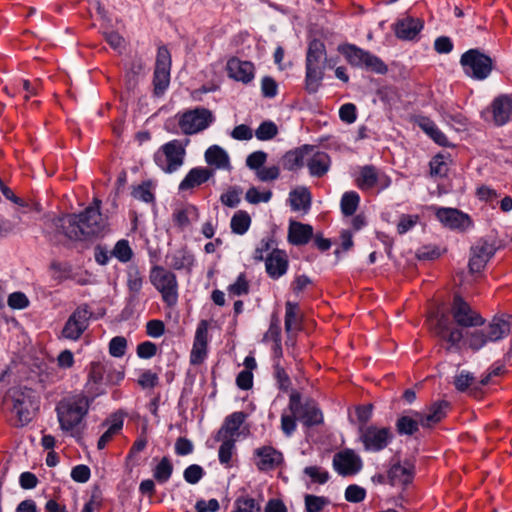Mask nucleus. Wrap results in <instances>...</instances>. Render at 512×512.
I'll return each mask as SVG.
<instances>
[{
    "instance_id": "nucleus-46",
    "label": "nucleus",
    "mask_w": 512,
    "mask_h": 512,
    "mask_svg": "<svg viewBox=\"0 0 512 512\" xmlns=\"http://www.w3.org/2000/svg\"><path fill=\"white\" fill-rule=\"evenodd\" d=\"M222 444L219 447V461L222 464H228L232 458L233 451L235 449L234 438H222Z\"/></svg>"
},
{
    "instance_id": "nucleus-51",
    "label": "nucleus",
    "mask_w": 512,
    "mask_h": 512,
    "mask_svg": "<svg viewBox=\"0 0 512 512\" xmlns=\"http://www.w3.org/2000/svg\"><path fill=\"white\" fill-rule=\"evenodd\" d=\"M127 340L122 336H116L109 343V353L114 357H122L126 353Z\"/></svg>"
},
{
    "instance_id": "nucleus-60",
    "label": "nucleus",
    "mask_w": 512,
    "mask_h": 512,
    "mask_svg": "<svg viewBox=\"0 0 512 512\" xmlns=\"http://www.w3.org/2000/svg\"><path fill=\"white\" fill-rule=\"evenodd\" d=\"M443 156L437 155L430 162V173L432 176H445L447 173V164L443 160Z\"/></svg>"
},
{
    "instance_id": "nucleus-26",
    "label": "nucleus",
    "mask_w": 512,
    "mask_h": 512,
    "mask_svg": "<svg viewBox=\"0 0 512 512\" xmlns=\"http://www.w3.org/2000/svg\"><path fill=\"white\" fill-rule=\"evenodd\" d=\"M213 175L214 170L212 169L204 167L192 168L179 184V190L186 191L198 187L207 182Z\"/></svg>"
},
{
    "instance_id": "nucleus-38",
    "label": "nucleus",
    "mask_w": 512,
    "mask_h": 512,
    "mask_svg": "<svg viewBox=\"0 0 512 512\" xmlns=\"http://www.w3.org/2000/svg\"><path fill=\"white\" fill-rule=\"evenodd\" d=\"M251 217L246 211L239 210L231 218V230L233 233L243 235L250 227Z\"/></svg>"
},
{
    "instance_id": "nucleus-5",
    "label": "nucleus",
    "mask_w": 512,
    "mask_h": 512,
    "mask_svg": "<svg viewBox=\"0 0 512 512\" xmlns=\"http://www.w3.org/2000/svg\"><path fill=\"white\" fill-rule=\"evenodd\" d=\"M90 402L85 396H74L61 400L56 406L60 428L72 431L82 422L88 413Z\"/></svg>"
},
{
    "instance_id": "nucleus-12",
    "label": "nucleus",
    "mask_w": 512,
    "mask_h": 512,
    "mask_svg": "<svg viewBox=\"0 0 512 512\" xmlns=\"http://www.w3.org/2000/svg\"><path fill=\"white\" fill-rule=\"evenodd\" d=\"M498 249L495 239L484 237L479 239L471 247V256L469 259V270L471 273L480 272L488 261L494 256Z\"/></svg>"
},
{
    "instance_id": "nucleus-15",
    "label": "nucleus",
    "mask_w": 512,
    "mask_h": 512,
    "mask_svg": "<svg viewBox=\"0 0 512 512\" xmlns=\"http://www.w3.org/2000/svg\"><path fill=\"white\" fill-rule=\"evenodd\" d=\"M91 315L87 305L77 307L66 321L62 329V336L70 340L79 339L87 329Z\"/></svg>"
},
{
    "instance_id": "nucleus-30",
    "label": "nucleus",
    "mask_w": 512,
    "mask_h": 512,
    "mask_svg": "<svg viewBox=\"0 0 512 512\" xmlns=\"http://www.w3.org/2000/svg\"><path fill=\"white\" fill-rule=\"evenodd\" d=\"M309 156H311L307 160V166L309 168V172L312 176L322 177L325 175L330 166V157L325 152H312Z\"/></svg>"
},
{
    "instance_id": "nucleus-61",
    "label": "nucleus",
    "mask_w": 512,
    "mask_h": 512,
    "mask_svg": "<svg viewBox=\"0 0 512 512\" xmlns=\"http://www.w3.org/2000/svg\"><path fill=\"white\" fill-rule=\"evenodd\" d=\"M304 473L312 478L314 482L324 484L329 480V473L321 471L317 466H308L304 469Z\"/></svg>"
},
{
    "instance_id": "nucleus-62",
    "label": "nucleus",
    "mask_w": 512,
    "mask_h": 512,
    "mask_svg": "<svg viewBox=\"0 0 512 512\" xmlns=\"http://www.w3.org/2000/svg\"><path fill=\"white\" fill-rule=\"evenodd\" d=\"M340 119L343 122L351 124L355 122L357 117L356 106L352 103H346L339 110Z\"/></svg>"
},
{
    "instance_id": "nucleus-56",
    "label": "nucleus",
    "mask_w": 512,
    "mask_h": 512,
    "mask_svg": "<svg viewBox=\"0 0 512 512\" xmlns=\"http://www.w3.org/2000/svg\"><path fill=\"white\" fill-rule=\"evenodd\" d=\"M228 291L230 294H233L236 296L248 294L249 284H248V281L246 280V277L243 273H241L238 276L235 283L231 284L228 287Z\"/></svg>"
},
{
    "instance_id": "nucleus-28",
    "label": "nucleus",
    "mask_w": 512,
    "mask_h": 512,
    "mask_svg": "<svg viewBox=\"0 0 512 512\" xmlns=\"http://www.w3.org/2000/svg\"><path fill=\"white\" fill-rule=\"evenodd\" d=\"M492 113L496 125L507 123L512 114L511 98L506 95L497 97L492 103Z\"/></svg>"
},
{
    "instance_id": "nucleus-39",
    "label": "nucleus",
    "mask_w": 512,
    "mask_h": 512,
    "mask_svg": "<svg viewBox=\"0 0 512 512\" xmlns=\"http://www.w3.org/2000/svg\"><path fill=\"white\" fill-rule=\"evenodd\" d=\"M173 473V464L168 457H163L153 470V477L158 483H166Z\"/></svg>"
},
{
    "instance_id": "nucleus-24",
    "label": "nucleus",
    "mask_w": 512,
    "mask_h": 512,
    "mask_svg": "<svg viewBox=\"0 0 512 512\" xmlns=\"http://www.w3.org/2000/svg\"><path fill=\"white\" fill-rule=\"evenodd\" d=\"M227 71L231 78L249 83L254 78V65L249 61L232 58L227 62Z\"/></svg>"
},
{
    "instance_id": "nucleus-64",
    "label": "nucleus",
    "mask_w": 512,
    "mask_h": 512,
    "mask_svg": "<svg viewBox=\"0 0 512 512\" xmlns=\"http://www.w3.org/2000/svg\"><path fill=\"white\" fill-rule=\"evenodd\" d=\"M8 305L13 309H24L29 305V300L22 292H14L8 297Z\"/></svg>"
},
{
    "instance_id": "nucleus-55",
    "label": "nucleus",
    "mask_w": 512,
    "mask_h": 512,
    "mask_svg": "<svg viewBox=\"0 0 512 512\" xmlns=\"http://www.w3.org/2000/svg\"><path fill=\"white\" fill-rule=\"evenodd\" d=\"M267 160V154L264 151H255L246 158V165L252 170H260Z\"/></svg>"
},
{
    "instance_id": "nucleus-1",
    "label": "nucleus",
    "mask_w": 512,
    "mask_h": 512,
    "mask_svg": "<svg viewBox=\"0 0 512 512\" xmlns=\"http://www.w3.org/2000/svg\"><path fill=\"white\" fill-rule=\"evenodd\" d=\"M101 201L97 198L79 214L47 217L46 230L49 234L64 235L73 241H84L102 235L107 222L100 212Z\"/></svg>"
},
{
    "instance_id": "nucleus-40",
    "label": "nucleus",
    "mask_w": 512,
    "mask_h": 512,
    "mask_svg": "<svg viewBox=\"0 0 512 512\" xmlns=\"http://www.w3.org/2000/svg\"><path fill=\"white\" fill-rule=\"evenodd\" d=\"M360 197L354 192H345L341 199V211L345 216L353 215L359 205Z\"/></svg>"
},
{
    "instance_id": "nucleus-14",
    "label": "nucleus",
    "mask_w": 512,
    "mask_h": 512,
    "mask_svg": "<svg viewBox=\"0 0 512 512\" xmlns=\"http://www.w3.org/2000/svg\"><path fill=\"white\" fill-rule=\"evenodd\" d=\"M451 313L455 322L461 327L482 326L485 322L484 318L474 311L460 295L454 296Z\"/></svg>"
},
{
    "instance_id": "nucleus-50",
    "label": "nucleus",
    "mask_w": 512,
    "mask_h": 512,
    "mask_svg": "<svg viewBox=\"0 0 512 512\" xmlns=\"http://www.w3.org/2000/svg\"><path fill=\"white\" fill-rule=\"evenodd\" d=\"M122 426V419L114 420L113 424L99 438L97 443L98 449H104L107 443L113 438V436L122 429Z\"/></svg>"
},
{
    "instance_id": "nucleus-42",
    "label": "nucleus",
    "mask_w": 512,
    "mask_h": 512,
    "mask_svg": "<svg viewBox=\"0 0 512 512\" xmlns=\"http://www.w3.org/2000/svg\"><path fill=\"white\" fill-rule=\"evenodd\" d=\"M193 263V255L182 249L173 255L171 266L176 270H181L184 268H191Z\"/></svg>"
},
{
    "instance_id": "nucleus-49",
    "label": "nucleus",
    "mask_w": 512,
    "mask_h": 512,
    "mask_svg": "<svg viewBox=\"0 0 512 512\" xmlns=\"http://www.w3.org/2000/svg\"><path fill=\"white\" fill-rule=\"evenodd\" d=\"M242 189L238 186L229 187L226 193H223L220 197V201L223 205L234 208L240 203V195Z\"/></svg>"
},
{
    "instance_id": "nucleus-37",
    "label": "nucleus",
    "mask_w": 512,
    "mask_h": 512,
    "mask_svg": "<svg viewBox=\"0 0 512 512\" xmlns=\"http://www.w3.org/2000/svg\"><path fill=\"white\" fill-rule=\"evenodd\" d=\"M170 83V69L155 67L153 85L154 94L161 96L167 89Z\"/></svg>"
},
{
    "instance_id": "nucleus-20",
    "label": "nucleus",
    "mask_w": 512,
    "mask_h": 512,
    "mask_svg": "<svg viewBox=\"0 0 512 512\" xmlns=\"http://www.w3.org/2000/svg\"><path fill=\"white\" fill-rule=\"evenodd\" d=\"M208 322L201 320L197 326L190 361L192 364L203 362L207 353Z\"/></svg>"
},
{
    "instance_id": "nucleus-34",
    "label": "nucleus",
    "mask_w": 512,
    "mask_h": 512,
    "mask_svg": "<svg viewBox=\"0 0 512 512\" xmlns=\"http://www.w3.org/2000/svg\"><path fill=\"white\" fill-rule=\"evenodd\" d=\"M378 182V173L374 166L366 165L361 168L356 179L357 186L362 190L372 189Z\"/></svg>"
},
{
    "instance_id": "nucleus-47",
    "label": "nucleus",
    "mask_w": 512,
    "mask_h": 512,
    "mask_svg": "<svg viewBox=\"0 0 512 512\" xmlns=\"http://www.w3.org/2000/svg\"><path fill=\"white\" fill-rule=\"evenodd\" d=\"M305 508L306 512H321L329 500L322 496H315L311 494L305 495Z\"/></svg>"
},
{
    "instance_id": "nucleus-3",
    "label": "nucleus",
    "mask_w": 512,
    "mask_h": 512,
    "mask_svg": "<svg viewBox=\"0 0 512 512\" xmlns=\"http://www.w3.org/2000/svg\"><path fill=\"white\" fill-rule=\"evenodd\" d=\"M326 48L322 41L313 39L309 42L306 54L305 89L309 94L318 91L324 78Z\"/></svg>"
},
{
    "instance_id": "nucleus-21",
    "label": "nucleus",
    "mask_w": 512,
    "mask_h": 512,
    "mask_svg": "<svg viewBox=\"0 0 512 512\" xmlns=\"http://www.w3.org/2000/svg\"><path fill=\"white\" fill-rule=\"evenodd\" d=\"M415 474V467L410 462H404L402 465L400 462L394 463L387 473V478L392 486L401 484L403 486L409 485Z\"/></svg>"
},
{
    "instance_id": "nucleus-48",
    "label": "nucleus",
    "mask_w": 512,
    "mask_h": 512,
    "mask_svg": "<svg viewBox=\"0 0 512 512\" xmlns=\"http://www.w3.org/2000/svg\"><path fill=\"white\" fill-rule=\"evenodd\" d=\"M260 505L255 501V499L240 496L235 500V510L233 512H259Z\"/></svg>"
},
{
    "instance_id": "nucleus-57",
    "label": "nucleus",
    "mask_w": 512,
    "mask_h": 512,
    "mask_svg": "<svg viewBox=\"0 0 512 512\" xmlns=\"http://www.w3.org/2000/svg\"><path fill=\"white\" fill-rule=\"evenodd\" d=\"M475 377L470 372L462 371L455 377L454 385L458 391H466L471 385H473Z\"/></svg>"
},
{
    "instance_id": "nucleus-52",
    "label": "nucleus",
    "mask_w": 512,
    "mask_h": 512,
    "mask_svg": "<svg viewBox=\"0 0 512 512\" xmlns=\"http://www.w3.org/2000/svg\"><path fill=\"white\" fill-rule=\"evenodd\" d=\"M366 491L358 485H349L345 490V499L351 503H359L365 499Z\"/></svg>"
},
{
    "instance_id": "nucleus-13",
    "label": "nucleus",
    "mask_w": 512,
    "mask_h": 512,
    "mask_svg": "<svg viewBox=\"0 0 512 512\" xmlns=\"http://www.w3.org/2000/svg\"><path fill=\"white\" fill-rule=\"evenodd\" d=\"M213 121L212 112L206 108H195L183 113L178 121L181 131L191 135L206 129Z\"/></svg>"
},
{
    "instance_id": "nucleus-6",
    "label": "nucleus",
    "mask_w": 512,
    "mask_h": 512,
    "mask_svg": "<svg viewBox=\"0 0 512 512\" xmlns=\"http://www.w3.org/2000/svg\"><path fill=\"white\" fill-rule=\"evenodd\" d=\"M339 51L353 67L363 68L380 75H384L388 71L387 65L378 56L356 45L346 44L340 46Z\"/></svg>"
},
{
    "instance_id": "nucleus-2",
    "label": "nucleus",
    "mask_w": 512,
    "mask_h": 512,
    "mask_svg": "<svg viewBox=\"0 0 512 512\" xmlns=\"http://www.w3.org/2000/svg\"><path fill=\"white\" fill-rule=\"evenodd\" d=\"M512 315H495L487 326L476 329L467 335L469 347L480 350L489 342H497L511 331Z\"/></svg>"
},
{
    "instance_id": "nucleus-23",
    "label": "nucleus",
    "mask_w": 512,
    "mask_h": 512,
    "mask_svg": "<svg viewBox=\"0 0 512 512\" xmlns=\"http://www.w3.org/2000/svg\"><path fill=\"white\" fill-rule=\"evenodd\" d=\"M266 272L273 278L278 279L284 275L288 268L287 255L283 250L273 249L265 260Z\"/></svg>"
},
{
    "instance_id": "nucleus-10",
    "label": "nucleus",
    "mask_w": 512,
    "mask_h": 512,
    "mask_svg": "<svg viewBox=\"0 0 512 512\" xmlns=\"http://www.w3.org/2000/svg\"><path fill=\"white\" fill-rule=\"evenodd\" d=\"M289 411L298 415V419L307 427L319 425L323 422L321 410L317 407L313 400L301 402V395L297 391H293L289 397Z\"/></svg>"
},
{
    "instance_id": "nucleus-36",
    "label": "nucleus",
    "mask_w": 512,
    "mask_h": 512,
    "mask_svg": "<svg viewBox=\"0 0 512 512\" xmlns=\"http://www.w3.org/2000/svg\"><path fill=\"white\" fill-rule=\"evenodd\" d=\"M419 417L401 416L396 421V431L399 435L411 436L419 430Z\"/></svg>"
},
{
    "instance_id": "nucleus-45",
    "label": "nucleus",
    "mask_w": 512,
    "mask_h": 512,
    "mask_svg": "<svg viewBox=\"0 0 512 512\" xmlns=\"http://www.w3.org/2000/svg\"><path fill=\"white\" fill-rule=\"evenodd\" d=\"M49 268L52 272V277L58 281H63L64 279L69 278L72 272L71 266L68 263L59 262L56 260L50 263Z\"/></svg>"
},
{
    "instance_id": "nucleus-4",
    "label": "nucleus",
    "mask_w": 512,
    "mask_h": 512,
    "mask_svg": "<svg viewBox=\"0 0 512 512\" xmlns=\"http://www.w3.org/2000/svg\"><path fill=\"white\" fill-rule=\"evenodd\" d=\"M12 402V412L17 418V427L30 423L39 408V401L35 392L27 387H14L7 393Z\"/></svg>"
},
{
    "instance_id": "nucleus-18",
    "label": "nucleus",
    "mask_w": 512,
    "mask_h": 512,
    "mask_svg": "<svg viewBox=\"0 0 512 512\" xmlns=\"http://www.w3.org/2000/svg\"><path fill=\"white\" fill-rule=\"evenodd\" d=\"M450 407V402L446 400H439L430 405L427 414L414 412V416L419 417V421L422 427L430 428L442 421L447 416V412L449 411Z\"/></svg>"
},
{
    "instance_id": "nucleus-16",
    "label": "nucleus",
    "mask_w": 512,
    "mask_h": 512,
    "mask_svg": "<svg viewBox=\"0 0 512 512\" xmlns=\"http://www.w3.org/2000/svg\"><path fill=\"white\" fill-rule=\"evenodd\" d=\"M362 466L361 458L352 449L337 452L333 457V468L344 477L357 474Z\"/></svg>"
},
{
    "instance_id": "nucleus-58",
    "label": "nucleus",
    "mask_w": 512,
    "mask_h": 512,
    "mask_svg": "<svg viewBox=\"0 0 512 512\" xmlns=\"http://www.w3.org/2000/svg\"><path fill=\"white\" fill-rule=\"evenodd\" d=\"M298 304L290 301L285 304V330L289 332L297 320Z\"/></svg>"
},
{
    "instance_id": "nucleus-9",
    "label": "nucleus",
    "mask_w": 512,
    "mask_h": 512,
    "mask_svg": "<svg viewBox=\"0 0 512 512\" xmlns=\"http://www.w3.org/2000/svg\"><path fill=\"white\" fill-rule=\"evenodd\" d=\"M185 148L179 140H172L154 154L156 165L166 173H173L184 163Z\"/></svg>"
},
{
    "instance_id": "nucleus-32",
    "label": "nucleus",
    "mask_w": 512,
    "mask_h": 512,
    "mask_svg": "<svg viewBox=\"0 0 512 512\" xmlns=\"http://www.w3.org/2000/svg\"><path fill=\"white\" fill-rule=\"evenodd\" d=\"M205 160L209 165H213L218 169H230L227 152L217 145H213L206 150Z\"/></svg>"
},
{
    "instance_id": "nucleus-7",
    "label": "nucleus",
    "mask_w": 512,
    "mask_h": 512,
    "mask_svg": "<svg viewBox=\"0 0 512 512\" xmlns=\"http://www.w3.org/2000/svg\"><path fill=\"white\" fill-rule=\"evenodd\" d=\"M464 72L473 79L484 80L491 74L494 61L479 49H469L460 58Z\"/></svg>"
},
{
    "instance_id": "nucleus-59",
    "label": "nucleus",
    "mask_w": 512,
    "mask_h": 512,
    "mask_svg": "<svg viewBox=\"0 0 512 512\" xmlns=\"http://www.w3.org/2000/svg\"><path fill=\"white\" fill-rule=\"evenodd\" d=\"M296 419H298V415H294L291 412L290 415L282 414L281 429L286 436H291L296 430Z\"/></svg>"
},
{
    "instance_id": "nucleus-31",
    "label": "nucleus",
    "mask_w": 512,
    "mask_h": 512,
    "mask_svg": "<svg viewBox=\"0 0 512 512\" xmlns=\"http://www.w3.org/2000/svg\"><path fill=\"white\" fill-rule=\"evenodd\" d=\"M311 193L306 187L294 189L289 194V202L292 210L307 212L311 206Z\"/></svg>"
},
{
    "instance_id": "nucleus-25",
    "label": "nucleus",
    "mask_w": 512,
    "mask_h": 512,
    "mask_svg": "<svg viewBox=\"0 0 512 512\" xmlns=\"http://www.w3.org/2000/svg\"><path fill=\"white\" fill-rule=\"evenodd\" d=\"M246 417L247 414L242 411L234 412L227 416L222 427L218 430L215 440L220 441L222 438H234Z\"/></svg>"
},
{
    "instance_id": "nucleus-33",
    "label": "nucleus",
    "mask_w": 512,
    "mask_h": 512,
    "mask_svg": "<svg viewBox=\"0 0 512 512\" xmlns=\"http://www.w3.org/2000/svg\"><path fill=\"white\" fill-rule=\"evenodd\" d=\"M417 122L419 127L437 144L447 146V137L438 129L432 120L428 117H420Z\"/></svg>"
},
{
    "instance_id": "nucleus-11",
    "label": "nucleus",
    "mask_w": 512,
    "mask_h": 512,
    "mask_svg": "<svg viewBox=\"0 0 512 512\" xmlns=\"http://www.w3.org/2000/svg\"><path fill=\"white\" fill-rule=\"evenodd\" d=\"M359 438L364 445L365 450L378 452L388 446L393 438L389 427L379 428L375 425L359 427Z\"/></svg>"
},
{
    "instance_id": "nucleus-53",
    "label": "nucleus",
    "mask_w": 512,
    "mask_h": 512,
    "mask_svg": "<svg viewBox=\"0 0 512 512\" xmlns=\"http://www.w3.org/2000/svg\"><path fill=\"white\" fill-rule=\"evenodd\" d=\"M274 376L277 380L279 389L285 392L288 391L291 386L290 378L278 362L274 364Z\"/></svg>"
},
{
    "instance_id": "nucleus-41",
    "label": "nucleus",
    "mask_w": 512,
    "mask_h": 512,
    "mask_svg": "<svg viewBox=\"0 0 512 512\" xmlns=\"http://www.w3.org/2000/svg\"><path fill=\"white\" fill-rule=\"evenodd\" d=\"M144 70V62L141 58L135 57L129 66L126 74L127 86L129 89L134 88L137 84V76Z\"/></svg>"
},
{
    "instance_id": "nucleus-54",
    "label": "nucleus",
    "mask_w": 512,
    "mask_h": 512,
    "mask_svg": "<svg viewBox=\"0 0 512 512\" xmlns=\"http://www.w3.org/2000/svg\"><path fill=\"white\" fill-rule=\"evenodd\" d=\"M204 475V470L201 466L197 464H192L188 466L183 473L184 479L189 484H196L200 481V479Z\"/></svg>"
},
{
    "instance_id": "nucleus-8",
    "label": "nucleus",
    "mask_w": 512,
    "mask_h": 512,
    "mask_svg": "<svg viewBox=\"0 0 512 512\" xmlns=\"http://www.w3.org/2000/svg\"><path fill=\"white\" fill-rule=\"evenodd\" d=\"M151 284L161 293L163 301L170 307L178 300V283L176 275L162 266H153L150 270Z\"/></svg>"
},
{
    "instance_id": "nucleus-63",
    "label": "nucleus",
    "mask_w": 512,
    "mask_h": 512,
    "mask_svg": "<svg viewBox=\"0 0 512 512\" xmlns=\"http://www.w3.org/2000/svg\"><path fill=\"white\" fill-rule=\"evenodd\" d=\"M133 196L146 203H151L154 201V195L151 192V187L149 183H143L139 185L137 188H135L133 191Z\"/></svg>"
},
{
    "instance_id": "nucleus-19",
    "label": "nucleus",
    "mask_w": 512,
    "mask_h": 512,
    "mask_svg": "<svg viewBox=\"0 0 512 512\" xmlns=\"http://www.w3.org/2000/svg\"><path fill=\"white\" fill-rule=\"evenodd\" d=\"M258 458L256 466L260 471H270L276 469L283 462V455L272 446H262L254 451Z\"/></svg>"
},
{
    "instance_id": "nucleus-29",
    "label": "nucleus",
    "mask_w": 512,
    "mask_h": 512,
    "mask_svg": "<svg viewBox=\"0 0 512 512\" xmlns=\"http://www.w3.org/2000/svg\"><path fill=\"white\" fill-rule=\"evenodd\" d=\"M423 28V24L419 19L407 17L399 20L395 24V34L403 40H412Z\"/></svg>"
},
{
    "instance_id": "nucleus-17",
    "label": "nucleus",
    "mask_w": 512,
    "mask_h": 512,
    "mask_svg": "<svg viewBox=\"0 0 512 512\" xmlns=\"http://www.w3.org/2000/svg\"><path fill=\"white\" fill-rule=\"evenodd\" d=\"M436 217L445 226L451 229L466 230L472 225L470 217L455 208H439Z\"/></svg>"
},
{
    "instance_id": "nucleus-43",
    "label": "nucleus",
    "mask_w": 512,
    "mask_h": 512,
    "mask_svg": "<svg viewBox=\"0 0 512 512\" xmlns=\"http://www.w3.org/2000/svg\"><path fill=\"white\" fill-rule=\"evenodd\" d=\"M278 134V127L272 121H264L255 131V136L261 141L273 139Z\"/></svg>"
},
{
    "instance_id": "nucleus-44",
    "label": "nucleus",
    "mask_w": 512,
    "mask_h": 512,
    "mask_svg": "<svg viewBox=\"0 0 512 512\" xmlns=\"http://www.w3.org/2000/svg\"><path fill=\"white\" fill-rule=\"evenodd\" d=\"M111 255L116 257L121 262H128L133 256V251L129 245V242L125 239H121L115 244Z\"/></svg>"
},
{
    "instance_id": "nucleus-35",
    "label": "nucleus",
    "mask_w": 512,
    "mask_h": 512,
    "mask_svg": "<svg viewBox=\"0 0 512 512\" xmlns=\"http://www.w3.org/2000/svg\"><path fill=\"white\" fill-rule=\"evenodd\" d=\"M143 286V276L136 264L127 267V287L133 296H136Z\"/></svg>"
},
{
    "instance_id": "nucleus-22",
    "label": "nucleus",
    "mask_w": 512,
    "mask_h": 512,
    "mask_svg": "<svg viewBox=\"0 0 512 512\" xmlns=\"http://www.w3.org/2000/svg\"><path fill=\"white\" fill-rule=\"evenodd\" d=\"M315 150V146L302 145L293 150L286 152L282 159L281 164L284 169L288 171H295L303 167L304 160Z\"/></svg>"
},
{
    "instance_id": "nucleus-27",
    "label": "nucleus",
    "mask_w": 512,
    "mask_h": 512,
    "mask_svg": "<svg viewBox=\"0 0 512 512\" xmlns=\"http://www.w3.org/2000/svg\"><path fill=\"white\" fill-rule=\"evenodd\" d=\"M313 236V228L309 224L291 221L288 229V241L292 245L301 246L307 244Z\"/></svg>"
}]
</instances>
